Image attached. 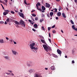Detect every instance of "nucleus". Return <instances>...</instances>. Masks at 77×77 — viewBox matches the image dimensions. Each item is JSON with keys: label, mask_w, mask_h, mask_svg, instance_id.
I'll use <instances>...</instances> for the list:
<instances>
[{"label": "nucleus", "mask_w": 77, "mask_h": 77, "mask_svg": "<svg viewBox=\"0 0 77 77\" xmlns=\"http://www.w3.org/2000/svg\"><path fill=\"white\" fill-rule=\"evenodd\" d=\"M35 43H32V44H30V48L32 50V51L35 53H37L36 50L38 49L37 47L35 48L34 46L35 45Z\"/></svg>", "instance_id": "nucleus-1"}, {"label": "nucleus", "mask_w": 77, "mask_h": 77, "mask_svg": "<svg viewBox=\"0 0 77 77\" xmlns=\"http://www.w3.org/2000/svg\"><path fill=\"white\" fill-rule=\"evenodd\" d=\"M10 11L8 10H5V12H3V14L4 15H6L7 14H8V13L10 12Z\"/></svg>", "instance_id": "nucleus-2"}, {"label": "nucleus", "mask_w": 77, "mask_h": 77, "mask_svg": "<svg viewBox=\"0 0 77 77\" xmlns=\"http://www.w3.org/2000/svg\"><path fill=\"white\" fill-rule=\"evenodd\" d=\"M20 23L22 25H23L24 27L26 26V24L25 23V22L23 20H20Z\"/></svg>", "instance_id": "nucleus-3"}, {"label": "nucleus", "mask_w": 77, "mask_h": 77, "mask_svg": "<svg viewBox=\"0 0 77 77\" xmlns=\"http://www.w3.org/2000/svg\"><path fill=\"white\" fill-rule=\"evenodd\" d=\"M72 28L74 30H75V31H77V28L76 29H75V25H73L72 26ZM75 36H77V35H74Z\"/></svg>", "instance_id": "nucleus-4"}, {"label": "nucleus", "mask_w": 77, "mask_h": 77, "mask_svg": "<svg viewBox=\"0 0 77 77\" xmlns=\"http://www.w3.org/2000/svg\"><path fill=\"white\" fill-rule=\"evenodd\" d=\"M19 14L21 17L23 18H24V15L23 13H21L19 12Z\"/></svg>", "instance_id": "nucleus-5"}, {"label": "nucleus", "mask_w": 77, "mask_h": 77, "mask_svg": "<svg viewBox=\"0 0 77 77\" xmlns=\"http://www.w3.org/2000/svg\"><path fill=\"white\" fill-rule=\"evenodd\" d=\"M43 47L44 49H45V51H46V50L47 51V49L48 48V47L47 45H43Z\"/></svg>", "instance_id": "nucleus-6"}, {"label": "nucleus", "mask_w": 77, "mask_h": 77, "mask_svg": "<svg viewBox=\"0 0 77 77\" xmlns=\"http://www.w3.org/2000/svg\"><path fill=\"white\" fill-rule=\"evenodd\" d=\"M57 52L58 54L60 55V56H61V54H62L61 51L59 49H57Z\"/></svg>", "instance_id": "nucleus-7"}, {"label": "nucleus", "mask_w": 77, "mask_h": 77, "mask_svg": "<svg viewBox=\"0 0 77 77\" xmlns=\"http://www.w3.org/2000/svg\"><path fill=\"white\" fill-rule=\"evenodd\" d=\"M34 77H42V76L41 74H36L35 75Z\"/></svg>", "instance_id": "nucleus-8"}, {"label": "nucleus", "mask_w": 77, "mask_h": 77, "mask_svg": "<svg viewBox=\"0 0 77 77\" xmlns=\"http://www.w3.org/2000/svg\"><path fill=\"white\" fill-rule=\"evenodd\" d=\"M45 4L46 5V7L47 8H49L50 6V5L49 4L47 3H45Z\"/></svg>", "instance_id": "nucleus-9"}, {"label": "nucleus", "mask_w": 77, "mask_h": 77, "mask_svg": "<svg viewBox=\"0 0 77 77\" xmlns=\"http://www.w3.org/2000/svg\"><path fill=\"white\" fill-rule=\"evenodd\" d=\"M12 53L14 55H17V52L15 51H14V50H12Z\"/></svg>", "instance_id": "nucleus-10"}, {"label": "nucleus", "mask_w": 77, "mask_h": 77, "mask_svg": "<svg viewBox=\"0 0 77 77\" xmlns=\"http://www.w3.org/2000/svg\"><path fill=\"white\" fill-rule=\"evenodd\" d=\"M50 68L52 71H54V70L55 69V67L54 66H52Z\"/></svg>", "instance_id": "nucleus-11"}, {"label": "nucleus", "mask_w": 77, "mask_h": 77, "mask_svg": "<svg viewBox=\"0 0 77 77\" xmlns=\"http://www.w3.org/2000/svg\"><path fill=\"white\" fill-rule=\"evenodd\" d=\"M61 14L60 12L57 13V15L58 16L60 17L61 16Z\"/></svg>", "instance_id": "nucleus-12"}, {"label": "nucleus", "mask_w": 77, "mask_h": 77, "mask_svg": "<svg viewBox=\"0 0 77 77\" xmlns=\"http://www.w3.org/2000/svg\"><path fill=\"white\" fill-rule=\"evenodd\" d=\"M51 50V49L50 48H48L47 49V51L46 50V51L48 52V51H50Z\"/></svg>", "instance_id": "nucleus-13"}, {"label": "nucleus", "mask_w": 77, "mask_h": 77, "mask_svg": "<svg viewBox=\"0 0 77 77\" xmlns=\"http://www.w3.org/2000/svg\"><path fill=\"white\" fill-rule=\"evenodd\" d=\"M34 27H35V28H38V25L37 24H35L34 25H33Z\"/></svg>", "instance_id": "nucleus-14"}, {"label": "nucleus", "mask_w": 77, "mask_h": 77, "mask_svg": "<svg viewBox=\"0 0 77 77\" xmlns=\"http://www.w3.org/2000/svg\"><path fill=\"white\" fill-rule=\"evenodd\" d=\"M42 8L43 10L45 11V10L46 8L44 6H42Z\"/></svg>", "instance_id": "nucleus-15"}, {"label": "nucleus", "mask_w": 77, "mask_h": 77, "mask_svg": "<svg viewBox=\"0 0 77 77\" xmlns=\"http://www.w3.org/2000/svg\"><path fill=\"white\" fill-rule=\"evenodd\" d=\"M0 42L2 43H4V41L2 39H0Z\"/></svg>", "instance_id": "nucleus-16"}, {"label": "nucleus", "mask_w": 77, "mask_h": 77, "mask_svg": "<svg viewBox=\"0 0 77 77\" xmlns=\"http://www.w3.org/2000/svg\"><path fill=\"white\" fill-rule=\"evenodd\" d=\"M62 16H63V17H64V18H66V16H65V14L64 13H63L62 14Z\"/></svg>", "instance_id": "nucleus-17"}, {"label": "nucleus", "mask_w": 77, "mask_h": 77, "mask_svg": "<svg viewBox=\"0 0 77 77\" xmlns=\"http://www.w3.org/2000/svg\"><path fill=\"white\" fill-rule=\"evenodd\" d=\"M15 24H16L18 25H20V23L19 22H18L17 21H15Z\"/></svg>", "instance_id": "nucleus-18"}, {"label": "nucleus", "mask_w": 77, "mask_h": 77, "mask_svg": "<svg viewBox=\"0 0 77 77\" xmlns=\"http://www.w3.org/2000/svg\"><path fill=\"white\" fill-rule=\"evenodd\" d=\"M53 56L55 58H57L58 57V56L55 54H54Z\"/></svg>", "instance_id": "nucleus-19"}, {"label": "nucleus", "mask_w": 77, "mask_h": 77, "mask_svg": "<svg viewBox=\"0 0 77 77\" xmlns=\"http://www.w3.org/2000/svg\"><path fill=\"white\" fill-rule=\"evenodd\" d=\"M50 15H51V17H52V16L53 15V12H51L50 13Z\"/></svg>", "instance_id": "nucleus-20"}, {"label": "nucleus", "mask_w": 77, "mask_h": 77, "mask_svg": "<svg viewBox=\"0 0 77 77\" xmlns=\"http://www.w3.org/2000/svg\"><path fill=\"white\" fill-rule=\"evenodd\" d=\"M41 41L43 43H44V44H45V41L44 40L41 39Z\"/></svg>", "instance_id": "nucleus-21"}, {"label": "nucleus", "mask_w": 77, "mask_h": 77, "mask_svg": "<svg viewBox=\"0 0 77 77\" xmlns=\"http://www.w3.org/2000/svg\"><path fill=\"white\" fill-rule=\"evenodd\" d=\"M10 21V19L9 18H8L7 19V20H6V21L7 22V23H9Z\"/></svg>", "instance_id": "nucleus-22"}, {"label": "nucleus", "mask_w": 77, "mask_h": 77, "mask_svg": "<svg viewBox=\"0 0 77 77\" xmlns=\"http://www.w3.org/2000/svg\"><path fill=\"white\" fill-rule=\"evenodd\" d=\"M70 22H71V23H72V25H74V22L72 20H70Z\"/></svg>", "instance_id": "nucleus-23"}, {"label": "nucleus", "mask_w": 77, "mask_h": 77, "mask_svg": "<svg viewBox=\"0 0 77 77\" xmlns=\"http://www.w3.org/2000/svg\"><path fill=\"white\" fill-rule=\"evenodd\" d=\"M9 41L10 42H11L12 43V42H13V40H12V39L11 38L9 40Z\"/></svg>", "instance_id": "nucleus-24"}, {"label": "nucleus", "mask_w": 77, "mask_h": 77, "mask_svg": "<svg viewBox=\"0 0 77 77\" xmlns=\"http://www.w3.org/2000/svg\"><path fill=\"white\" fill-rule=\"evenodd\" d=\"M32 15L34 17H35L36 16V15L34 14H32Z\"/></svg>", "instance_id": "nucleus-25"}, {"label": "nucleus", "mask_w": 77, "mask_h": 77, "mask_svg": "<svg viewBox=\"0 0 77 77\" xmlns=\"http://www.w3.org/2000/svg\"><path fill=\"white\" fill-rule=\"evenodd\" d=\"M4 23V22L3 21H1L0 22V24H3Z\"/></svg>", "instance_id": "nucleus-26"}, {"label": "nucleus", "mask_w": 77, "mask_h": 77, "mask_svg": "<svg viewBox=\"0 0 77 77\" xmlns=\"http://www.w3.org/2000/svg\"><path fill=\"white\" fill-rule=\"evenodd\" d=\"M52 32L53 33H55L56 31L54 29L52 30Z\"/></svg>", "instance_id": "nucleus-27"}, {"label": "nucleus", "mask_w": 77, "mask_h": 77, "mask_svg": "<svg viewBox=\"0 0 77 77\" xmlns=\"http://www.w3.org/2000/svg\"><path fill=\"white\" fill-rule=\"evenodd\" d=\"M61 10H62V8L60 6L59 7V11H60Z\"/></svg>", "instance_id": "nucleus-28"}, {"label": "nucleus", "mask_w": 77, "mask_h": 77, "mask_svg": "<svg viewBox=\"0 0 77 77\" xmlns=\"http://www.w3.org/2000/svg\"><path fill=\"white\" fill-rule=\"evenodd\" d=\"M37 5H38V6H40V5H41V4H40V3H39V2H38Z\"/></svg>", "instance_id": "nucleus-29"}, {"label": "nucleus", "mask_w": 77, "mask_h": 77, "mask_svg": "<svg viewBox=\"0 0 77 77\" xmlns=\"http://www.w3.org/2000/svg\"><path fill=\"white\" fill-rule=\"evenodd\" d=\"M37 9H38V10H39L40 11H42V9L40 8H37Z\"/></svg>", "instance_id": "nucleus-30"}, {"label": "nucleus", "mask_w": 77, "mask_h": 77, "mask_svg": "<svg viewBox=\"0 0 77 77\" xmlns=\"http://www.w3.org/2000/svg\"><path fill=\"white\" fill-rule=\"evenodd\" d=\"M44 21V20H43V19L42 20H40V23H42V21Z\"/></svg>", "instance_id": "nucleus-31"}, {"label": "nucleus", "mask_w": 77, "mask_h": 77, "mask_svg": "<svg viewBox=\"0 0 77 77\" xmlns=\"http://www.w3.org/2000/svg\"><path fill=\"white\" fill-rule=\"evenodd\" d=\"M38 20V18L37 17H35V20Z\"/></svg>", "instance_id": "nucleus-32"}, {"label": "nucleus", "mask_w": 77, "mask_h": 77, "mask_svg": "<svg viewBox=\"0 0 77 77\" xmlns=\"http://www.w3.org/2000/svg\"><path fill=\"white\" fill-rule=\"evenodd\" d=\"M5 57V59H9V57Z\"/></svg>", "instance_id": "nucleus-33"}, {"label": "nucleus", "mask_w": 77, "mask_h": 77, "mask_svg": "<svg viewBox=\"0 0 77 77\" xmlns=\"http://www.w3.org/2000/svg\"><path fill=\"white\" fill-rule=\"evenodd\" d=\"M11 12L13 14H14L15 13L13 11H11Z\"/></svg>", "instance_id": "nucleus-34"}, {"label": "nucleus", "mask_w": 77, "mask_h": 77, "mask_svg": "<svg viewBox=\"0 0 77 77\" xmlns=\"http://www.w3.org/2000/svg\"><path fill=\"white\" fill-rule=\"evenodd\" d=\"M42 28L43 30H45L44 28V26H42Z\"/></svg>", "instance_id": "nucleus-35"}, {"label": "nucleus", "mask_w": 77, "mask_h": 77, "mask_svg": "<svg viewBox=\"0 0 77 77\" xmlns=\"http://www.w3.org/2000/svg\"><path fill=\"white\" fill-rule=\"evenodd\" d=\"M1 5H2V8H3V10H5V8H4V6H3V5L2 4H1Z\"/></svg>", "instance_id": "nucleus-36"}, {"label": "nucleus", "mask_w": 77, "mask_h": 77, "mask_svg": "<svg viewBox=\"0 0 77 77\" xmlns=\"http://www.w3.org/2000/svg\"><path fill=\"white\" fill-rule=\"evenodd\" d=\"M51 29V28L50 27H48V30H50Z\"/></svg>", "instance_id": "nucleus-37"}, {"label": "nucleus", "mask_w": 77, "mask_h": 77, "mask_svg": "<svg viewBox=\"0 0 77 77\" xmlns=\"http://www.w3.org/2000/svg\"><path fill=\"white\" fill-rule=\"evenodd\" d=\"M32 31H34V32H35V31H36V30L35 29H32Z\"/></svg>", "instance_id": "nucleus-38"}, {"label": "nucleus", "mask_w": 77, "mask_h": 77, "mask_svg": "<svg viewBox=\"0 0 77 77\" xmlns=\"http://www.w3.org/2000/svg\"><path fill=\"white\" fill-rule=\"evenodd\" d=\"M48 40H49V42H50V43H51V39H48Z\"/></svg>", "instance_id": "nucleus-39"}, {"label": "nucleus", "mask_w": 77, "mask_h": 77, "mask_svg": "<svg viewBox=\"0 0 77 77\" xmlns=\"http://www.w3.org/2000/svg\"><path fill=\"white\" fill-rule=\"evenodd\" d=\"M55 27V25H54L52 26V28H54Z\"/></svg>", "instance_id": "nucleus-40"}, {"label": "nucleus", "mask_w": 77, "mask_h": 77, "mask_svg": "<svg viewBox=\"0 0 77 77\" xmlns=\"http://www.w3.org/2000/svg\"><path fill=\"white\" fill-rule=\"evenodd\" d=\"M55 12H57V8H55Z\"/></svg>", "instance_id": "nucleus-41"}, {"label": "nucleus", "mask_w": 77, "mask_h": 77, "mask_svg": "<svg viewBox=\"0 0 77 77\" xmlns=\"http://www.w3.org/2000/svg\"><path fill=\"white\" fill-rule=\"evenodd\" d=\"M49 37H51V33H49Z\"/></svg>", "instance_id": "nucleus-42"}, {"label": "nucleus", "mask_w": 77, "mask_h": 77, "mask_svg": "<svg viewBox=\"0 0 77 77\" xmlns=\"http://www.w3.org/2000/svg\"><path fill=\"white\" fill-rule=\"evenodd\" d=\"M35 11V10H32V11H31V12L32 13H33Z\"/></svg>", "instance_id": "nucleus-43"}, {"label": "nucleus", "mask_w": 77, "mask_h": 77, "mask_svg": "<svg viewBox=\"0 0 77 77\" xmlns=\"http://www.w3.org/2000/svg\"><path fill=\"white\" fill-rule=\"evenodd\" d=\"M4 1H5V2L6 3L8 2V1H7V0H4Z\"/></svg>", "instance_id": "nucleus-44"}, {"label": "nucleus", "mask_w": 77, "mask_h": 77, "mask_svg": "<svg viewBox=\"0 0 77 77\" xmlns=\"http://www.w3.org/2000/svg\"><path fill=\"white\" fill-rule=\"evenodd\" d=\"M72 63H75V61L74 60L72 61Z\"/></svg>", "instance_id": "nucleus-45"}, {"label": "nucleus", "mask_w": 77, "mask_h": 77, "mask_svg": "<svg viewBox=\"0 0 77 77\" xmlns=\"http://www.w3.org/2000/svg\"><path fill=\"white\" fill-rule=\"evenodd\" d=\"M32 20L33 21H35L34 19V18H33L32 17Z\"/></svg>", "instance_id": "nucleus-46"}, {"label": "nucleus", "mask_w": 77, "mask_h": 77, "mask_svg": "<svg viewBox=\"0 0 77 77\" xmlns=\"http://www.w3.org/2000/svg\"><path fill=\"white\" fill-rule=\"evenodd\" d=\"M13 42H14V44H17V43L16 42H14V41H13Z\"/></svg>", "instance_id": "nucleus-47"}, {"label": "nucleus", "mask_w": 77, "mask_h": 77, "mask_svg": "<svg viewBox=\"0 0 77 77\" xmlns=\"http://www.w3.org/2000/svg\"><path fill=\"white\" fill-rule=\"evenodd\" d=\"M74 2L75 3H77V0H75Z\"/></svg>", "instance_id": "nucleus-48"}, {"label": "nucleus", "mask_w": 77, "mask_h": 77, "mask_svg": "<svg viewBox=\"0 0 77 77\" xmlns=\"http://www.w3.org/2000/svg\"><path fill=\"white\" fill-rule=\"evenodd\" d=\"M47 17H48L49 18L50 17V16H49V14H48L47 15Z\"/></svg>", "instance_id": "nucleus-49"}, {"label": "nucleus", "mask_w": 77, "mask_h": 77, "mask_svg": "<svg viewBox=\"0 0 77 77\" xmlns=\"http://www.w3.org/2000/svg\"><path fill=\"white\" fill-rule=\"evenodd\" d=\"M36 7L37 8H38V5L37 4H36Z\"/></svg>", "instance_id": "nucleus-50"}, {"label": "nucleus", "mask_w": 77, "mask_h": 77, "mask_svg": "<svg viewBox=\"0 0 77 77\" xmlns=\"http://www.w3.org/2000/svg\"><path fill=\"white\" fill-rule=\"evenodd\" d=\"M55 19H56V20H58V19H59V18L57 17H55Z\"/></svg>", "instance_id": "nucleus-51"}, {"label": "nucleus", "mask_w": 77, "mask_h": 77, "mask_svg": "<svg viewBox=\"0 0 77 77\" xmlns=\"http://www.w3.org/2000/svg\"><path fill=\"white\" fill-rule=\"evenodd\" d=\"M42 17H45V15H44V14H42Z\"/></svg>", "instance_id": "nucleus-52"}, {"label": "nucleus", "mask_w": 77, "mask_h": 77, "mask_svg": "<svg viewBox=\"0 0 77 77\" xmlns=\"http://www.w3.org/2000/svg\"><path fill=\"white\" fill-rule=\"evenodd\" d=\"M6 40H9V38H8L6 37Z\"/></svg>", "instance_id": "nucleus-53"}, {"label": "nucleus", "mask_w": 77, "mask_h": 77, "mask_svg": "<svg viewBox=\"0 0 77 77\" xmlns=\"http://www.w3.org/2000/svg\"><path fill=\"white\" fill-rule=\"evenodd\" d=\"M11 73L12 74V75H12V76H14V74L13 73Z\"/></svg>", "instance_id": "nucleus-54"}, {"label": "nucleus", "mask_w": 77, "mask_h": 77, "mask_svg": "<svg viewBox=\"0 0 77 77\" xmlns=\"http://www.w3.org/2000/svg\"><path fill=\"white\" fill-rule=\"evenodd\" d=\"M57 2H59L60 1V0H56Z\"/></svg>", "instance_id": "nucleus-55"}, {"label": "nucleus", "mask_w": 77, "mask_h": 77, "mask_svg": "<svg viewBox=\"0 0 77 77\" xmlns=\"http://www.w3.org/2000/svg\"><path fill=\"white\" fill-rule=\"evenodd\" d=\"M29 22L30 23H31V20H29Z\"/></svg>", "instance_id": "nucleus-56"}, {"label": "nucleus", "mask_w": 77, "mask_h": 77, "mask_svg": "<svg viewBox=\"0 0 77 77\" xmlns=\"http://www.w3.org/2000/svg\"><path fill=\"white\" fill-rule=\"evenodd\" d=\"M7 24V23L6 22V21L5 22V24Z\"/></svg>", "instance_id": "nucleus-57"}, {"label": "nucleus", "mask_w": 77, "mask_h": 77, "mask_svg": "<svg viewBox=\"0 0 77 77\" xmlns=\"http://www.w3.org/2000/svg\"><path fill=\"white\" fill-rule=\"evenodd\" d=\"M8 71L9 72H12V71H10V70H8Z\"/></svg>", "instance_id": "nucleus-58"}, {"label": "nucleus", "mask_w": 77, "mask_h": 77, "mask_svg": "<svg viewBox=\"0 0 77 77\" xmlns=\"http://www.w3.org/2000/svg\"><path fill=\"white\" fill-rule=\"evenodd\" d=\"M24 4H27V3H26V2H24Z\"/></svg>", "instance_id": "nucleus-59"}, {"label": "nucleus", "mask_w": 77, "mask_h": 77, "mask_svg": "<svg viewBox=\"0 0 77 77\" xmlns=\"http://www.w3.org/2000/svg\"><path fill=\"white\" fill-rule=\"evenodd\" d=\"M45 69L46 70H48V68H45Z\"/></svg>", "instance_id": "nucleus-60"}, {"label": "nucleus", "mask_w": 77, "mask_h": 77, "mask_svg": "<svg viewBox=\"0 0 77 77\" xmlns=\"http://www.w3.org/2000/svg\"><path fill=\"white\" fill-rule=\"evenodd\" d=\"M45 12V11H42V13H44Z\"/></svg>", "instance_id": "nucleus-61"}, {"label": "nucleus", "mask_w": 77, "mask_h": 77, "mask_svg": "<svg viewBox=\"0 0 77 77\" xmlns=\"http://www.w3.org/2000/svg\"><path fill=\"white\" fill-rule=\"evenodd\" d=\"M2 1H1V0H0V3H2Z\"/></svg>", "instance_id": "nucleus-62"}, {"label": "nucleus", "mask_w": 77, "mask_h": 77, "mask_svg": "<svg viewBox=\"0 0 77 77\" xmlns=\"http://www.w3.org/2000/svg\"><path fill=\"white\" fill-rule=\"evenodd\" d=\"M65 58H67V56H65Z\"/></svg>", "instance_id": "nucleus-63"}, {"label": "nucleus", "mask_w": 77, "mask_h": 77, "mask_svg": "<svg viewBox=\"0 0 77 77\" xmlns=\"http://www.w3.org/2000/svg\"><path fill=\"white\" fill-rule=\"evenodd\" d=\"M61 32H62L63 33V31L62 30H61Z\"/></svg>", "instance_id": "nucleus-64"}]
</instances>
